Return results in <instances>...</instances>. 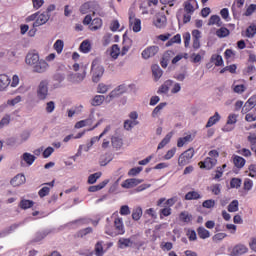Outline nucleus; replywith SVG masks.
<instances>
[{
  "label": "nucleus",
  "mask_w": 256,
  "mask_h": 256,
  "mask_svg": "<svg viewBox=\"0 0 256 256\" xmlns=\"http://www.w3.org/2000/svg\"><path fill=\"white\" fill-rule=\"evenodd\" d=\"M65 47V42L63 40L58 39L53 45V49L58 53V55H61L63 53V48Z\"/></svg>",
  "instance_id": "2f4dec72"
},
{
  "label": "nucleus",
  "mask_w": 256,
  "mask_h": 256,
  "mask_svg": "<svg viewBox=\"0 0 256 256\" xmlns=\"http://www.w3.org/2000/svg\"><path fill=\"white\" fill-rule=\"evenodd\" d=\"M256 35V23L250 24L245 31V36L248 37V39H253Z\"/></svg>",
  "instance_id": "393cba45"
},
{
  "label": "nucleus",
  "mask_w": 256,
  "mask_h": 256,
  "mask_svg": "<svg viewBox=\"0 0 256 256\" xmlns=\"http://www.w3.org/2000/svg\"><path fill=\"white\" fill-rule=\"evenodd\" d=\"M91 71L93 83H99V81H101V77H103V74L105 73V68L100 65L98 60H93Z\"/></svg>",
  "instance_id": "7ed1b4c3"
},
{
  "label": "nucleus",
  "mask_w": 256,
  "mask_h": 256,
  "mask_svg": "<svg viewBox=\"0 0 256 256\" xmlns=\"http://www.w3.org/2000/svg\"><path fill=\"white\" fill-rule=\"evenodd\" d=\"M105 234L110 237H117L119 235H125V224L123 223V218L117 217L114 219V226L107 224L105 226Z\"/></svg>",
  "instance_id": "f03ea898"
},
{
  "label": "nucleus",
  "mask_w": 256,
  "mask_h": 256,
  "mask_svg": "<svg viewBox=\"0 0 256 256\" xmlns=\"http://www.w3.org/2000/svg\"><path fill=\"white\" fill-rule=\"evenodd\" d=\"M152 74L155 79V81H158L163 77V70L159 67V65H153L152 66Z\"/></svg>",
  "instance_id": "a878e982"
},
{
  "label": "nucleus",
  "mask_w": 256,
  "mask_h": 256,
  "mask_svg": "<svg viewBox=\"0 0 256 256\" xmlns=\"http://www.w3.org/2000/svg\"><path fill=\"white\" fill-rule=\"evenodd\" d=\"M94 251L96 256H103L105 254V251H103V241H99L95 244Z\"/></svg>",
  "instance_id": "37998d69"
},
{
  "label": "nucleus",
  "mask_w": 256,
  "mask_h": 256,
  "mask_svg": "<svg viewBox=\"0 0 256 256\" xmlns=\"http://www.w3.org/2000/svg\"><path fill=\"white\" fill-rule=\"evenodd\" d=\"M125 91H126L125 85H120L109 93V95L106 97V100L109 103V101H111L112 99H115V97H119V95H123Z\"/></svg>",
  "instance_id": "f8f14e48"
},
{
  "label": "nucleus",
  "mask_w": 256,
  "mask_h": 256,
  "mask_svg": "<svg viewBox=\"0 0 256 256\" xmlns=\"http://www.w3.org/2000/svg\"><path fill=\"white\" fill-rule=\"evenodd\" d=\"M195 156V149L189 148L184 151L178 158V165L180 167H185V165H189L191 163V159Z\"/></svg>",
  "instance_id": "20e7f679"
},
{
  "label": "nucleus",
  "mask_w": 256,
  "mask_h": 256,
  "mask_svg": "<svg viewBox=\"0 0 256 256\" xmlns=\"http://www.w3.org/2000/svg\"><path fill=\"white\" fill-rule=\"evenodd\" d=\"M22 159L23 161H25V163H27V165H31L32 163H35V155H32L31 153L25 152L22 155Z\"/></svg>",
  "instance_id": "58836bf2"
},
{
  "label": "nucleus",
  "mask_w": 256,
  "mask_h": 256,
  "mask_svg": "<svg viewBox=\"0 0 256 256\" xmlns=\"http://www.w3.org/2000/svg\"><path fill=\"white\" fill-rule=\"evenodd\" d=\"M195 5H197V1L188 0L184 3V11L186 13H195Z\"/></svg>",
  "instance_id": "5701e85b"
},
{
  "label": "nucleus",
  "mask_w": 256,
  "mask_h": 256,
  "mask_svg": "<svg viewBox=\"0 0 256 256\" xmlns=\"http://www.w3.org/2000/svg\"><path fill=\"white\" fill-rule=\"evenodd\" d=\"M197 233L200 239H209L211 237L209 230L205 229L204 227H198Z\"/></svg>",
  "instance_id": "c85d7f7f"
},
{
  "label": "nucleus",
  "mask_w": 256,
  "mask_h": 256,
  "mask_svg": "<svg viewBox=\"0 0 256 256\" xmlns=\"http://www.w3.org/2000/svg\"><path fill=\"white\" fill-rule=\"evenodd\" d=\"M208 25H217V27H222L223 21H221V17H219V15H212L209 19Z\"/></svg>",
  "instance_id": "7c9ffc66"
},
{
  "label": "nucleus",
  "mask_w": 256,
  "mask_h": 256,
  "mask_svg": "<svg viewBox=\"0 0 256 256\" xmlns=\"http://www.w3.org/2000/svg\"><path fill=\"white\" fill-rule=\"evenodd\" d=\"M118 245L120 249H125L127 247H133V242L131 241V238H120L118 240Z\"/></svg>",
  "instance_id": "bb28decb"
},
{
  "label": "nucleus",
  "mask_w": 256,
  "mask_h": 256,
  "mask_svg": "<svg viewBox=\"0 0 256 256\" xmlns=\"http://www.w3.org/2000/svg\"><path fill=\"white\" fill-rule=\"evenodd\" d=\"M103 27V20L101 18H95L92 20L90 29L91 31H97L98 29H101Z\"/></svg>",
  "instance_id": "c756f323"
},
{
  "label": "nucleus",
  "mask_w": 256,
  "mask_h": 256,
  "mask_svg": "<svg viewBox=\"0 0 256 256\" xmlns=\"http://www.w3.org/2000/svg\"><path fill=\"white\" fill-rule=\"evenodd\" d=\"M33 205H35V202H33V200H27V199H22L19 203L20 209H24V210L31 209Z\"/></svg>",
  "instance_id": "f704fd0d"
},
{
  "label": "nucleus",
  "mask_w": 256,
  "mask_h": 256,
  "mask_svg": "<svg viewBox=\"0 0 256 256\" xmlns=\"http://www.w3.org/2000/svg\"><path fill=\"white\" fill-rule=\"evenodd\" d=\"M26 178L23 174H17L14 178L11 179L10 184L12 187H19L25 183Z\"/></svg>",
  "instance_id": "a211bd4d"
},
{
  "label": "nucleus",
  "mask_w": 256,
  "mask_h": 256,
  "mask_svg": "<svg viewBox=\"0 0 256 256\" xmlns=\"http://www.w3.org/2000/svg\"><path fill=\"white\" fill-rule=\"evenodd\" d=\"M49 193H51V188L48 186H44L38 191V195L41 199H43V197H47Z\"/></svg>",
  "instance_id": "864d4df0"
},
{
  "label": "nucleus",
  "mask_w": 256,
  "mask_h": 256,
  "mask_svg": "<svg viewBox=\"0 0 256 256\" xmlns=\"http://www.w3.org/2000/svg\"><path fill=\"white\" fill-rule=\"evenodd\" d=\"M129 27L134 33L141 31V19L135 17V12L129 10Z\"/></svg>",
  "instance_id": "39448f33"
},
{
  "label": "nucleus",
  "mask_w": 256,
  "mask_h": 256,
  "mask_svg": "<svg viewBox=\"0 0 256 256\" xmlns=\"http://www.w3.org/2000/svg\"><path fill=\"white\" fill-rule=\"evenodd\" d=\"M255 11H256V4H250L246 9L244 15L245 17H251V14H253Z\"/></svg>",
  "instance_id": "680f3d73"
},
{
  "label": "nucleus",
  "mask_w": 256,
  "mask_h": 256,
  "mask_svg": "<svg viewBox=\"0 0 256 256\" xmlns=\"http://www.w3.org/2000/svg\"><path fill=\"white\" fill-rule=\"evenodd\" d=\"M92 7H93V2H85L80 6V13L82 15H87V13H90Z\"/></svg>",
  "instance_id": "c9c22d12"
},
{
  "label": "nucleus",
  "mask_w": 256,
  "mask_h": 256,
  "mask_svg": "<svg viewBox=\"0 0 256 256\" xmlns=\"http://www.w3.org/2000/svg\"><path fill=\"white\" fill-rule=\"evenodd\" d=\"M239 115L235 114V113H231L228 115V118H227V122H226V125L224 127V131H233V129L235 127H229V125H235L237 123V119H238Z\"/></svg>",
  "instance_id": "ddd939ff"
},
{
  "label": "nucleus",
  "mask_w": 256,
  "mask_h": 256,
  "mask_svg": "<svg viewBox=\"0 0 256 256\" xmlns=\"http://www.w3.org/2000/svg\"><path fill=\"white\" fill-rule=\"evenodd\" d=\"M202 207H204V209H213V207H215V200L213 199L205 200L202 203Z\"/></svg>",
  "instance_id": "bf43d9fd"
},
{
  "label": "nucleus",
  "mask_w": 256,
  "mask_h": 256,
  "mask_svg": "<svg viewBox=\"0 0 256 256\" xmlns=\"http://www.w3.org/2000/svg\"><path fill=\"white\" fill-rule=\"evenodd\" d=\"M110 55L113 59H117V57L121 55V49L119 48V45H112Z\"/></svg>",
  "instance_id": "c03bdc74"
},
{
  "label": "nucleus",
  "mask_w": 256,
  "mask_h": 256,
  "mask_svg": "<svg viewBox=\"0 0 256 256\" xmlns=\"http://www.w3.org/2000/svg\"><path fill=\"white\" fill-rule=\"evenodd\" d=\"M81 53H89L91 51V42L89 40H84L79 47Z\"/></svg>",
  "instance_id": "4c0bfd02"
},
{
  "label": "nucleus",
  "mask_w": 256,
  "mask_h": 256,
  "mask_svg": "<svg viewBox=\"0 0 256 256\" xmlns=\"http://www.w3.org/2000/svg\"><path fill=\"white\" fill-rule=\"evenodd\" d=\"M108 184H109V180H104L97 185L90 186L88 188V191L89 193H97V191H101V189H104V187L107 186Z\"/></svg>",
  "instance_id": "4be33fe9"
},
{
  "label": "nucleus",
  "mask_w": 256,
  "mask_h": 256,
  "mask_svg": "<svg viewBox=\"0 0 256 256\" xmlns=\"http://www.w3.org/2000/svg\"><path fill=\"white\" fill-rule=\"evenodd\" d=\"M230 31H229V29H227L226 27H221L220 29H218L217 31H216V35H217V37H219L220 39H223V38H225V37H229V35H230Z\"/></svg>",
  "instance_id": "ea45409f"
},
{
  "label": "nucleus",
  "mask_w": 256,
  "mask_h": 256,
  "mask_svg": "<svg viewBox=\"0 0 256 256\" xmlns=\"http://www.w3.org/2000/svg\"><path fill=\"white\" fill-rule=\"evenodd\" d=\"M249 177L255 178L256 179V165L255 164H251L249 167Z\"/></svg>",
  "instance_id": "774afa93"
},
{
  "label": "nucleus",
  "mask_w": 256,
  "mask_h": 256,
  "mask_svg": "<svg viewBox=\"0 0 256 256\" xmlns=\"http://www.w3.org/2000/svg\"><path fill=\"white\" fill-rule=\"evenodd\" d=\"M191 141H193V137L191 134H188L187 136L178 139L177 147H183L185 144L191 143Z\"/></svg>",
  "instance_id": "e433bc0d"
},
{
  "label": "nucleus",
  "mask_w": 256,
  "mask_h": 256,
  "mask_svg": "<svg viewBox=\"0 0 256 256\" xmlns=\"http://www.w3.org/2000/svg\"><path fill=\"white\" fill-rule=\"evenodd\" d=\"M109 89H111L110 85L100 83L98 84V87H97V93L105 94L107 93V91H109Z\"/></svg>",
  "instance_id": "603ef678"
},
{
  "label": "nucleus",
  "mask_w": 256,
  "mask_h": 256,
  "mask_svg": "<svg viewBox=\"0 0 256 256\" xmlns=\"http://www.w3.org/2000/svg\"><path fill=\"white\" fill-rule=\"evenodd\" d=\"M89 233H93V228L87 227L77 232V237H85V235H89Z\"/></svg>",
  "instance_id": "13d9d810"
},
{
  "label": "nucleus",
  "mask_w": 256,
  "mask_h": 256,
  "mask_svg": "<svg viewBox=\"0 0 256 256\" xmlns=\"http://www.w3.org/2000/svg\"><path fill=\"white\" fill-rule=\"evenodd\" d=\"M232 161H233L234 166H236L237 169H243L245 167V163H247L245 158H243L239 155H233Z\"/></svg>",
  "instance_id": "f3484780"
},
{
  "label": "nucleus",
  "mask_w": 256,
  "mask_h": 256,
  "mask_svg": "<svg viewBox=\"0 0 256 256\" xmlns=\"http://www.w3.org/2000/svg\"><path fill=\"white\" fill-rule=\"evenodd\" d=\"M109 131H111V125L106 126L105 129L103 130V132L99 136H95V137L91 138L89 147H93V145H95V143H97V141H101V139L103 137H105V135H107V133H109Z\"/></svg>",
  "instance_id": "6ab92c4d"
},
{
  "label": "nucleus",
  "mask_w": 256,
  "mask_h": 256,
  "mask_svg": "<svg viewBox=\"0 0 256 256\" xmlns=\"http://www.w3.org/2000/svg\"><path fill=\"white\" fill-rule=\"evenodd\" d=\"M49 21V14L42 13L36 17V20L33 23V27H41V25H45Z\"/></svg>",
  "instance_id": "dca6fc26"
},
{
  "label": "nucleus",
  "mask_w": 256,
  "mask_h": 256,
  "mask_svg": "<svg viewBox=\"0 0 256 256\" xmlns=\"http://www.w3.org/2000/svg\"><path fill=\"white\" fill-rule=\"evenodd\" d=\"M171 137H173V133H168L163 140L158 144V149H163L165 145H168L171 141Z\"/></svg>",
  "instance_id": "a18cd8bd"
},
{
  "label": "nucleus",
  "mask_w": 256,
  "mask_h": 256,
  "mask_svg": "<svg viewBox=\"0 0 256 256\" xmlns=\"http://www.w3.org/2000/svg\"><path fill=\"white\" fill-rule=\"evenodd\" d=\"M256 106V95L251 96L247 102L245 103V107H249V109H253Z\"/></svg>",
  "instance_id": "4d7b16f0"
},
{
  "label": "nucleus",
  "mask_w": 256,
  "mask_h": 256,
  "mask_svg": "<svg viewBox=\"0 0 256 256\" xmlns=\"http://www.w3.org/2000/svg\"><path fill=\"white\" fill-rule=\"evenodd\" d=\"M186 237L189 241H197V232L191 228L186 229Z\"/></svg>",
  "instance_id": "de8ad7c7"
},
{
  "label": "nucleus",
  "mask_w": 256,
  "mask_h": 256,
  "mask_svg": "<svg viewBox=\"0 0 256 256\" xmlns=\"http://www.w3.org/2000/svg\"><path fill=\"white\" fill-rule=\"evenodd\" d=\"M104 102H105V96H103V95H96L92 99L91 105L93 107H99V105H103Z\"/></svg>",
  "instance_id": "473e14b6"
},
{
  "label": "nucleus",
  "mask_w": 256,
  "mask_h": 256,
  "mask_svg": "<svg viewBox=\"0 0 256 256\" xmlns=\"http://www.w3.org/2000/svg\"><path fill=\"white\" fill-rule=\"evenodd\" d=\"M157 53H159V46H149L142 51V57L143 59H151V57H155Z\"/></svg>",
  "instance_id": "9b49d317"
},
{
  "label": "nucleus",
  "mask_w": 256,
  "mask_h": 256,
  "mask_svg": "<svg viewBox=\"0 0 256 256\" xmlns=\"http://www.w3.org/2000/svg\"><path fill=\"white\" fill-rule=\"evenodd\" d=\"M228 211H229V213H237V211H239V201L238 200H233L228 205Z\"/></svg>",
  "instance_id": "49530a36"
},
{
  "label": "nucleus",
  "mask_w": 256,
  "mask_h": 256,
  "mask_svg": "<svg viewBox=\"0 0 256 256\" xmlns=\"http://www.w3.org/2000/svg\"><path fill=\"white\" fill-rule=\"evenodd\" d=\"M111 143L112 146L115 147V149H121V147H123V139L121 137L112 136Z\"/></svg>",
  "instance_id": "72a5a7b5"
},
{
  "label": "nucleus",
  "mask_w": 256,
  "mask_h": 256,
  "mask_svg": "<svg viewBox=\"0 0 256 256\" xmlns=\"http://www.w3.org/2000/svg\"><path fill=\"white\" fill-rule=\"evenodd\" d=\"M248 251H249V248H247L245 244H237L231 249L230 255L241 256V255H245V253H248Z\"/></svg>",
  "instance_id": "9d476101"
},
{
  "label": "nucleus",
  "mask_w": 256,
  "mask_h": 256,
  "mask_svg": "<svg viewBox=\"0 0 256 256\" xmlns=\"http://www.w3.org/2000/svg\"><path fill=\"white\" fill-rule=\"evenodd\" d=\"M48 83L47 81L43 80L40 82L37 90V96L42 101L44 99H47V95L49 94V88L47 87Z\"/></svg>",
  "instance_id": "423d86ee"
},
{
  "label": "nucleus",
  "mask_w": 256,
  "mask_h": 256,
  "mask_svg": "<svg viewBox=\"0 0 256 256\" xmlns=\"http://www.w3.org/2000/svg\"><path fill=\"white\" fill-rule=\"evenodd\" d=\"M136 125H139V121H133V120L124 121V129L126 131H131V129H133V127H135Z\"/></svg>",
  "instance_id": "09e8293b"
},
{
  "label": "nucleus",
  "mask_w": 256,
  "mask_h": 256,
  "mask_svg": "<svg viewBox=\"0 0 256 256\" xmlns=\"http://www.w3.org/2000/svg\"><path fill=\"white\" fill-rule=\"evenodd\" d=\"M244 191H251L253 189V180L246 178L244 180Z\"/></svg>",
  "instance_id": "e2e57ef3"
},
{
  "label": "nucleus",
  "mask_w": 256,
  "mask_h": 256,
  "mask_svg": "<svg viewBox=\"0 0 256 256\" xmlns=\"http://www.w3.org/2000/svg\"><path fill=\"white\" fill-rule=\"evenodd\" d=\"M220 15L224 21H231V18L229 17V9L228 8H223L220 11Z\"/></svg>",
  "instance_id": "0e129e2a"
},
{
  "label": "nucleus",
  "mask_w": 256,
  "mask_h": 256,
  "mask_svg": "<svg viewBox=\"0 0 256 256\" xmlns=\"http://www.w3.org/2000/svg\"><path fill=\"white\" fill-rule=\"evenodd\" d=\"M160 219H163L164 217H169L171 215V208L166 206L165 208L160 210Z\"/></svg>",
  "instance_id": "052dcab7"
},
{
  "label": "nucleus",
  "mask_w": 256,
  "mask_h": 256,
  "mask_svg": "<svg viewBox=\"0 0 256 256\" xmlns=\"http://www.w3.org/2000/svg\"><path fill=\"white\" fill-rule=\"evenodd\" d=\"M162 251H171L173 249V243L165 242L160 245Z\"/></svg>",
  "instance_id": "338daca9"
},
{
  "label": "nucleus",
  "mask_w": 256,
  "mask_h": 256,
  "mask_svg": "<svg viewBox=\"0 0 256 256\" xmlns=\"http://www.w3.org/2000/svg\"><path fill=\"white\" fill-rule=\"evenodd\" d=\"M25 63L33 67L34 73H45L49 67L47 61L39 59V53L37 52H29L26 55Z\"/></svg>",
  "instance_id": "f257e3e1"
},
{
  "label": "nucleus",
  "mask_w": 256,
  "mask_h": 256,
  "mask_svg": "<svg viewBox=\"0 0 256 256\" xmlns=\"http://www.w3.org/2000/svg\"><path fill=\"white\" fill-rule=\"evenodd\" d=\"M219 121H221V115H219V112H215V114L208 119L206 128L209 129V127H213V125L219 123Z\"/></svg>",
  "instance_id": "b1692460"
},
{
  "label": "nucleus",
  "mask_w": 256,
  "mask_h": 256,
  "mask_svg": "<svg viewBox=\"0 0 256 256\" xmlns=\"http://www.w3.org/2000/svg\"><path fill=\"white\" fill-rule=\"evenodd\" d=\"M179 219L182 221V223H191V221H193V215L187 211H183L180 213Z\"/></svg>",
  "instance_id": "cd10ccee"
},
{
  "label": "nucleus",
  "mask_w": 256,
  "mask_h": 256,
  "mask_svg": "<svg viewBox=\"0 0 256 256\" xmlns=\"http://www.w3.org/2000/svg\"><path fill=\"white\" fill-rule=\"evenodd\" d=\"M211 61L216 67H221L223 65V57L219 54L212 55Z\"/></svg>",
  "instance_id": "a19ab883"
},
{
  "label": "nucleus",
  "mask_w": 256,
  "mask_h": 256,
  "mask_svg": "<svg viewBox=\"0 0 256 256\" xmlns=\"http://www.w3.org/2000/svg\"><path fill=\"white\" fill-rule=\"evenodd\" d=\"M97 179H101V172H96L94 174H91L88 177V184L94 185V183H97Z\"/></svg>",
  "instance_id": "8fccbe9b"
},
{
  "label": "nucleus",
  "mask_w": 256,
  "mask_h": 256,
  "mask_svg": "<svg viewBox=\"0 0 256 256\" xmlns=\"http://www.w3.org/2000/svg\"><path fill=\"white\" fill-rule=\"evenodd\" d=\"M200 169H206L207 171L213 169L217 165V159L206 157L204 161L198 163Z\"/></svg>",
  "instance_id": "6e6552de"
},
{
  "label": "nucleus",
  "mask_w": 256,
  "mask_h": 256,
  "mask_svg": "<svg viewBox=\"0 0 256 256\" xmlns=\"http://www.w3.org/2000/svg\"><path fill=\"white\" fill-rule=\"evenodd\" d=\"M145 215H148V217H151V219H157V213L153 208H149L145 210Z\"/></svg>",
  "instance_id": "69168bd1"
},
{
  "label": "nucleus",
  "mask_w": 256,
  "mask_h": 256,
  "mask_svg": "<svg viewBox=\"0 0 256 256\" xmlns=\"http://www.w3.org/2000/svg\"><path fill=\"white\" fill-rule=\"evenodd\" d=\"M143 171V167H135L131 168L128 172L129 177H136V175H139Z\"/></svg>",
  "instance_id": "6e6d98bb"
},
{
  "label": "nucleus",
  "mask_w": 256,
  "mask_h": 256,
  "mask_svg": "<svg viewBox=\"0 0 256 256\" xmlns=\"http://www.w3.org/2000/svg\"><path fill=\"white\" fill-rule=\"evenodd\" d=\"M167 107V104L165 102H162L159 104V106L155 107L153 112H152V117H157V115H159V113L165 108Z\"/></svg>",
  "instance_id": "5fc2aeb1"
},
{
  "label": "nucleus",
  "mask_w": 256,
  "mask_h": 256,
  "mask_svg": "<svg viewBox=\"0 0 256 256\" xmlns=\"http://www.w3.org/2000/svg\"><path fill=\"white\" fill-rule=\"evenodd\" d=\"M173 87V80H166L158 89V95H163L169 93V89Z\"/></svg>",
  "instance_id": "2eb2a0df"
},
{
  "label": "nucleus",
  "mask_w": 256,
  "mask_h": 256,
  "mask_svg": "<svg viewBox=\"0 0 256 256\" xmlns=\"http://www.w3.org/2000/svg\"><path fill=\"white\" fill-rule=\"evenodd\" d=\"M153 25L156 26L157 29H163L167 25V16L161 13L156 14L153 19Z\"/></svg>",
  "instance_id": "0eeeda50"
},
{
  "label": "nucleus",
  "mask_w": 256,
  "mask_h": 256,
  "mask_svg": "<svg viewBox=\"0 0 256 256\" xmlns=\"http://www.w3.org/2000/svg\"><path fill=\"white\" fill-rule=\"evenodd\" d=\"M242 180L241 178H232L230 180V187L231 189H239L241 187Z\"/></svg>",
  "instance_id": "3c124183"
},
{
  "label": "nucleus",
  "mask_w": 256,
  "mask_h": 256,
  "mask_svg": "<svg viewBox=\"0 0 256 256\" xmlns=\"http://www.w3.org/2000/svg\"><path fill=\"white\" fill-rule=\"evenodd\" d=\"M143 217V209L141 207H137L132 212V219L134 221H139Z\"/></svg>",
  "instance_id": "79ce46f5"
},
{
  "label": "nucleus",
  "mask_w": 256,
  "mask_h": 256,
  "mask_svg": "<svg viewBox=\"0 0 256 256\" xmlns=\"http://www.w3.org/2000/svg\"><path fill=\"white\" fill-rule=\"evenodd\" d=\"M141 183H143V179L129 178L122 182L121 187L123 189H133V187H137Z\"/></svg>",
  "instance_id": "1a4fd4ad"
},
{
  "label": "nucleus",
  "mask_w": 256,
  "mask_h": 256,
  "mask_svg": "<svg viewBox=\"0 0 256 256\" xmlns=\"http://www.w3.org/2000/svg\"><path fill=\"white\" fill-rule=\"evenodd\" d=\"M177 196H174L172 198H169L168 200H166L165 198H160L157 202L156 205L157 207H161L163 205V203L166 205V207H173V205H175V203H177Z\"/></svg>",
  "instance_id": "4468645a"
},
{
  "label": "nucleus",
  "mask_w": 256,
  "mask_h": 256,
  "mask_svg": "<svg viewBox=\"0 0 256 256\" xmlns=\"http://www.w3.org/2000/svg\"><path fill=\"white\" fill-rule=\"evenodd\" d=\"M11 85V78L6 74H0V91H5Z\"/></svg>",
  "instance_id": "aec40b11"
},
{
  "label": "nucleus",
  "mask_w": 256,
  "mask_h": 256,
  "mask_svg": "<svg viewBox=\"0 0 256 256\" xmlns=\"http://www.w3.org/2000/svg\"><path fill=\"white\" fill-rule=\"evenodd\" d=\"M202 195L198 191H189L188 193L185 194L184 199L186 201H197L199 199H202Z\"/></svg>",
  "instance_id": "412c9836"
}]
</instances>
